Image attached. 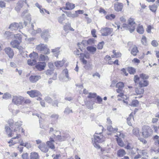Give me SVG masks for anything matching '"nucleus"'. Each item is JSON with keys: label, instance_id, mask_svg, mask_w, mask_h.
<instances>
[{"label": "nucleus", "instance_id": "obj_35", "mask_svg": "<svg viewBox=\"0 0 159 159\" xmlns=\"http://www.w3.org/2000/svg\"><path fill=\"white\" fill-rule=\"evenodd\" d=\"M65 19V14H63L61 16H59L58 18V22L61 24L63 23V21Z\"/></svg>", "mask_w": 159, "mask_h": 159}, {"label": "nucleus", "instance_id": "obj_63", "mask_svg": "<svg viewBox=\"0 0 159 159\" xmlns=\"http://www.w3.org/2000/svg\"><path fill=\"white\" fill-rule=\"evenodd\" d=\"M97 100L98 102V103L99 104L101 103L102 100V98L99 96L97 97Z\"/></svg>", "mask_w": 159, "mask_h": 159}, {"label": "nucleus", "instance_id": "obj_44", "mask_svg": "<svg viewBox=\"0 0 159 159\" xmlns=\"http://www.w3.org/2000/svg\"><path fill=\"white\" fill-rule=\"evenodd\" d=\"M36 62H37L36 61L33 60H32L31 59H28L27 60V63H28V65H30V66H31L34 65L35 64H36Z\"/></svg>", "mask_w": 159, "mask_h": 159}, {"label": "nucleus", "instance_id": "obj_62", "mask_svg": "<svg viewBox=\"0 0 159 159\" xmlns=\"http://www.w3.org/2000/svg\"><path fill=\"white\" fill-rule=\"evenodd\" d=\"M151 44L154 47H157L158 46V44L156 40H153L151 43Z\"/></svg>", "mask_w": 159, "mask_h": 159}, {"label": "nucleus", "instance_id": "obj_27", "mask_svg": "<svg viewBox=\"0 0 159 159\" xmlns=\"http://www.w3.org/2000/svg\"><path fill=\"white\" fill-rule=\"evenodd\" d=\"M87 49L90 53L93 54H94L96 51V48L93 46L88 47L87 48Z\"/></svg>", "mask_w": 159, "mask_h": 159}, {"label": "nucleus", "instance_id": "obj_41", "mask_svg": "<svg viewBox=\"0 0 159 159\" xmlns=\"http://www.w3.org/2000/svg\"><path fill=\"white\" fill-rule=\"evenodd\" d=\"M107 129L110 132L115 133L117 131L118 129L117 128H113L111 125H109L107 127Z\"/></svg>", "mask_w": 159, "mask_h": 159}, {"label": "nucleus", "instance_id": "obj_13", "mask_svg": "<svg viewBox=\"0 0 159 159\" xmlns=\"http://www.w3.org/2000/svg\"><path fill=\"white\" fill-rule=\"evenodd\" d=\"M5 129L7 134L9 137L16 135L15 132H13V130H11V128L7 125L5 126Z\"/></svg>", "mask_w": 159, "mask_h": 159}, {"label": "nucleus", "instance_id": "obj_19", "mask_svg": "<svg viewBox=\"0 0 159 159\" xmlns=\"http://www.w3.org/2000/svg\"><path fill=\"white\" fill-rule=\"evenodd\" d=\"M46 66L45 62H40L35 66V67L38 70L41 71L44 70Z\"/></svg>", "mask_w": 159, "mask_h": 159}, {"label": "nucleus", "instance_id": "obj_37", "mask_svg": "<svg viewBox=\"0 0 159 159\" xmlns=\"http://www.w3.org/2000/svg\"><path fill=\"white\" fill-rule=\"evenodd\" d=\"M133 134L137 137L139 136V130L138 128H136L133 130Z\"/></svg>", "mask_w": 159, "mask_h": 159}, {"label": "nucleus", "instance_id": "obj_46", "mask_svg": "<svg viewBox=\"0 0 159 159\" xmlns=\"http://www.w3.org/2000/svg\"><path fill=\"white\" fill-rule=\"evenodd\" d=\"M115 17V15L113 14H111L106 16V18L107 19L110 20H111L112 19H114Z\"/></svg>", "mask_w": 159, "mask_h": 159}, {"label": "nucleus", "instance_id": "obj_28", "mask_svg": "<svg viewBox=\"0 0 159 159\" xmlns=\"http://www.w3.org/2000/svg\"><path fill=\"white\" fill-rule=\"evenodd\" d=\"M49 59L48 57L45 56L43 54H41L39 56V61H47Z\"/></svg>", "mask_w": 159, "mask_h": 159}, {"label": "nucleus", "instance_id": "obj_40", "mask_svg": "<svg viewBox=\"0 0 159 159\" xmlns=\"http://www.w3.org/2000/svg\"><path fill=\"white\" fill-rule=\"evenodd\" d=\"M138 52L137 48L135 46H134L132 49L131 53L134 56H135Z\"/></svg>", "mask_w": 159, "mask_h": 159}, {"label": "nucleus", "instance_id": "obj_12", "mask_svg": "<svg viewBox=\"0 0 159 159\" xmlns=\"http://www.w3.org/2000/svg\"><path fill=\"white\" fill-rule=\"evenodd\" d=\"M41 78L40 76L38 75H31L29 78L30 81L32 83H34L36 82Z\"/></svg>", "mask_w": 159, "mask_h": 159}, {"label": "nucleus", "instance_id": "obj_14", "mask_svg": "<svg viewBox=\"0 0 159 159\" xmlns=\"http://www.w3.org/2000/svg\"><path fill=\"white\" fill-rule=\"evenodd\" d=\"M38 148L41 151L44 152H47L49 150V148L48 146H46L45 143H42L39 144L38 146Z\"/></svg>", "mask_w": 159, "mask_h": 159}, {"label": "nucleus", "instance_id": "obj_60", "mask_svg": "<svg viewBox=\"0 0 159 159\" xmlns=\"http://www.w3.org/2000/svg\"><path fill=\"white\" fill-rule=\"evenodd\" d=\"M45 72L47 75H50L52 74L53 71L52 70H48L46 71Z\"/></svg>", "mask_w": 159, "mask_h": 159}, {"label": "nucleus", "instance_id": "obj_10", "mask_svg": "<svg viewBox=\"0 0 159 159\" xmlns=\"http://www.w3.org/2000/svg\"><path fill=\"white\" fill-rule=\"evenodd\" d=\"M30 28L28 30L29 32L32 35H35L37 33H39L41 32V30L40 29L38 28L37 30H34L33 28L34 26L33 24L30 25Z\"/></svg>", "mask_w": 159, "mask_h": 159}, {"label": "nucleus", "instance_id": "obj_8", "mask_svg": "<svg viewBox=\"0 0 159 159\" xmlns=\"http://www.w3.org/2000/svg\"><path fill=\"white\" fill-rule=\"evenodd\" d=\"M27 93L31 98H34L41 96V94L40 92L36 90H32L28 91L27 92Z\"/></svg>", "mask_w": 159, "mask_h": 159}, {"label": "nucleus", "instance_id": "obj_43", "mask_svg": "<svg viewBox=\"0 0 159 159\" xmlns=\"http://www.w3.org/2000/svg\"><path fill=\"white\" fill-rule=\"evenodd\" d=\"M137 32L140 34H143L144 32V30L143 26L142 25L138 26L137 29Z\"/></svg>", "mask_w": 159, "mask_h": 159}, {"label": "nucleus", "instance_id": "obj_2", "mask_svg": "<svg viewBox=\"0 0 159 159\" xmlns=\"http://www.w3.org/2000/svg\"><path fill=\"white\" fill-rule=\"evenodd\" d=\"M128 24H124L122 27L125 30H128L132 33L135 29L136 24L133 18L130 17L128 20Z\"/></svg>", "mask_w": 159, "mask_h": 159}, {"label": "nucleus", "instance_id": "obj_11", "mask_svg": "<svg viewBox=\"0 0 159 159\" xmlns=\"http://www.w3.org/2000/svg\"><path fill=\"white\" fill-rule=\"evenodd\" d=\"M123 7V5L122 3L119 2H116L114 4V7L115 10L119 12L121 11Z\"/></svg>", "mask_w": 159, "mask_h": 159}, {"label": "nucleus", "instance_id": "obj_4", "mask_svg": "<svg viewBox=\"0 0 159 159\" xmlns=\"http://www.w3.org/2000/svg\"><path fill=\"white\" fill-rule=\"evenodd\" d=\"M101 134L102 132H98L97 131L93 136V138L92 139V141L98 143H102L104 141L105 139L104 137Z\"/></svg>", "mask_w": 159, "mask_h": 159}, {"label": "nucleus", "instance_id": "obj_53", "mask_svg": "<svg viewBox=\"0 0 159 159\" xmlns=\"http://www.w3.org/2000/svg\"><path fill=\"white\" fill-rule=\"evenodd\" d=\"M141 42L142 44L144 45H146L147 44V42L146 38V37L143 36L141 40Z\"/></svg>", "mask_w": 159, "mask_h": 159}, {"label": "nucleus", "instance_id": "obj_9", "mask_svg": "<svg viewBox=\"0 0 159 159\" xmlns=\"http://www.w3.org/2000/svg\"><path fill=\"white\" fill-rule=\"evenodd\" d=\"M23 28L22 24L21 23H19L14 22L11 24L9 27V28L11 30H16L19 28L21 29Z\"/></svg>", "mask_w": 159, "mask_h": 159}, {"label": "nucleus", "instance_id": "obj_39", "mask_svg": "<svg viewBox=\"0 0 159 159\" xmlns=\"http://www.w3.org/2000/svg\"><path fill=\"white\" fill-rule=\"evenodd\" d=\"M87 43L88 45H91L94 43V40L93 39H89L87 41L85 40L83 41L82 43V44H84L85 43Z\"/></svg>", "mask_w": 159, "mask_h": 159}, {"label": "nucleus", "instance_id": "obj_16", "mask_svg": "<svg viewBox=\"0 0 159 159\" xmlns=\"http://www.w3.org/2000/svg\"><path fill=\"white\" fill-rule=\"evenodd\" d=\"M116 87L118 88L116 89V91L117 93L124 92L123 89L124 87V84L123 83L120 82L117 83L116 84Z\"/></svg>", "mask_w": 159, "mask_h": 159}, {"label": "nucleus", "instance_id": "obj_34", "mask_svg": "<svg viewBox=\"0 0 159 159\" xmlns=\"http://www.w3.org/2000/svg\"><path fill=\"white\" fill-rule=\"evenodd\" d=\"M30 159H39L38 154L35 152H31L30 153Z\"/></svg>", "mask_w": 159, "mask_h": 159}, {"label": "nucleus", "instance_id": "obj_7", "mask_svg": "<svg viewBox=\"0 0 159 159\" xmlns=\"http://www.w3.org/2000/svg\"><path fill=\"white\" fill-rule=\"evenodd\" d=\"M113 31V29L111 28L105 27L102 28L100 32L102 36H106L110 34Z\"/></svg>", "mask_w": 159, "mask_h": 159}, {"label": "nucleus", "instance_id": "obj_26", "mask_svg": "<svg viewBox=\"0 0 159 159\" xmlns=\"http://www.w3.org/2000/svg\"><path fill=\"white\" fill-rule=\"evenodd\" d=\"M148 84V82L146 80H142L139 81V87H143L147 86Z\"/></svg>", "mask_w": 159, "mask_h": 159}, {"label": "nucleus", "instance_id": "obj_17", "mask_svg": "<svg viewBox=\"0 0 159 159\" xmlns=\"http://www.w3.org/2000/svg\"><path fill=\"white\" fill-rule=\"evenodd\" d=\"M41 36L45 40H47L50 37V35L48 30H43L41 34Z\"/></svg>", "mask_w": 159, "mask_h": 159}, {"label": "nucleus", "instance_id": "obj_36", "mask_svg": "<svg viewBox=\"0 0 159 159\" xmlns=\"http://www.w3.org/2000/svg\"><path fill=\"white\" fill-rule=\"evenodd\" d=\"M117 143L118 145L120 147H123L125 146L124 143L122 140V139L120 138H118L116 139Z\"/></svg>", "mask_w": 159, "mask_h": 159}, {"label": "nucleus", "instance_id": "obj_45", "mask_svg": "<svg viewBox=\"0 0 159 159\" xmlns=\"http://www.w3.org/2000/svg\"><path fill=\"white\" fill-rule=\"evenodd\" d=\"M129 72L131 74H134L136 72L135 69L133 67H130L128 68Z\"/></svg>", "mask_w": 159, "mask_h": 159}, {"label": "nucleus", "instance_id": "obj_64", "mask_svg": "<svg viewBox=\"0 0 159 159\" xmlns=\"http://www.w3.org/2000/svg\"><path fill=\"white\" fill-rule=\"evenodd\" d=\"M56 137L60 141H64L65 140V138L64 137H62L61 136L57 135Z\"/></svg>", "mask_w": 159, "mask_h": 159}, {"label": "nucleus", "instance_id": "obj_56", "mask_svg": "<svg viewBox=\"0 0 159 159\" xmlns=\"http://www.w3.org/2000/svg\"><path fill=\"white\" fill-rule=\"evenodd\" d=\"M104 42L102 41L98 45V49H102L103 47V46L104 45Z\"/></svg>", "mask_w": 159, "mask_h": 159}, {"label": "nucleus", "instance_id": "obj_20", "mask_svg": "<svg viewBox=\"0 0 159 159\" xmlns=\"http://www.w3.org/2000/svg\"><path fill=\"white\" fill-rule=\"evenodd\" d=\"M6 53L8 55L9 58H12L13 56L14 53L11 48L8 47L5 49Z\"/></svg>", "mask_w": 159, "mask_h": 159}, {"label": "nucleus", "instance_id": "obj_59", "mask_svg": "<svg viewBox=\"0 0 159 159\" xmlns=\"http://www.w3.org/2000/svg\"><path fill=\"white\" fill-rule=\"evenodd\" d=\"M44 99L45 101L48 103L51 102L52 101V99L50 97L48 96L45 97Z\"/></svg>", "mask_w": 159, "mask_h": 159}, {"label": "nucleus", "instance_id": "obj_18", "mask_svg": "<svg viewBox=\"0 0 159 159\" xmlns=\"http://www.w3.org/2000/svg\"><path fill=\"white\" fill-rule=\"evenodd\" d=\"M4 36L6 39H10L14 38L15 35L12 33L7 31H6L4 34Z\"/></svg>", "mask_w": 159, "mask_h": 159}, {"label": "nucleus", "instance_id": "obj_61", "mask_svg": "<svg viewBox=\"0 0 159 159\" xmlns=\"http://www.w3.org/2000/svg\"><path fill=\"white\" fill-rule=\"evenodd\" d=\"M139 78L137 75H135L134 78V81L136 84H138V82L139 80Z\"/></svg>", "mask_w": 159, "mask_h": 159}, {"label": "nucleus", "instance_id": "obj_50", "mask_svg": "<svg viewBox=\"0 0 159 159\" xmlns=\"http://www.w3.org/2000/svg\"><path fill=\"white\" fill-rule=\"evenodd\" d=\"M127 145L125 147V148L127 149H130L133 148L134 146L132 144L129 142L127 143Z\"/></svg>", "mask_w": 159, "mask_h": 159}, {"label": "nucleus", "instance_id": "obj_38", "mask_svg": "<svg viewBox=\"0 0 159 159\" xmlns=\"http://www.w3.org/2000/svg\"><path fill=\"white\" fill-rule=\"evenodd\" d=\"M11 98V95L8 92H6L2 96V98L5 99H10Z\"/></svg>", "mask_w": 159, "mask_h": 159}, {"label": "nucleus", "instance_id": "obj_21", "mask_svg": "<svg viewBox=\"0 0 159 159\" xmlns=\"http://www.w3.org/2000/svg\"><path fill=\"white\" fill-rule=\"evenodd\" d=\"M29 57L30 59L34 60L37 61V60L39 56L37 53L33 52L31 53L29 55Z\"/></svg>", "mask_w": 159, "mask_h": 159}, {"label": "nucleus", "instance_id": "obj_5", "mask_svg": "<svg viewBox=\"0 0 159 159\" xmlns=\"http://www.w3.org/2000/svg\"><path fill=\"white\" fill-rule=\"evenodd\" d=\"M36 49L46 54H48L50 53V50L48 48L47 45L43 44H40L36 47Z\"/></svg>", "mask_w": 159, "mask_h": 159}, {"label": "nucleus", "instance_id": "obj_30", "mask_svg": "<svg viewBox=\"0 0 159 159\" xmlns=\"http://www.w3.org/2000/svg\"><path fill=\"white\" fill-rule=\"evenodd\" d=\"M132 120H134V118L133 117L132 114L131 113L130 114L129 116L127 119V124L129 125H132V123L131 121H132Z\"/></svg>", "mask_w": 159, "mask_h": 159}, {"label": "nucleus", "instance_id": "obj_25", "mask_svg": "<svg viewBox=\"0 0 159 159\" xmlns=\"http://www.w3.org/2000/svg\"><path fill=\"white\" fill-rule=\"evenodd\" d=\"M65 61L64 60H62L61 61H57L54 63L55 66L57 67H60L63 66Z\"/></svg>", "mask_w": 159, "mask_h": 159}, {"label": "nucleus", "instance_id": "obj_31", "mask_svg": "<svg viewBox=\"0 0 159 159\" xmlns=\"http://www.w3.org/2000/svg\"><path fill=\"white\" fill-rule=\"evenodd\" d=\"M135 91L138 94H141L143 93L144 90L142 87H139L135 89Z\"/></svg>", "mask_w": 159, "mask_h": 159}, {"label": "nucleus", "instance_id": "obj_33", "mask_svg": "<svg viewBox=\"0 0 159 159\" xmlns=\"http://www.w3.org/2000/svg\"><path fill=\"white\" fill-rule=\"evenodd\" d=\"M135 151H136L137 150H139L138 149H134ZM138 153H141L142 155L144 156H147L148 157V155H147V152L146 150H139V151L138 152Z\"/></svg>", "mask_w": 159, "mask_h": 159}, {"label": "nucleus", "instance_id": "obj_29", "mask_svg": "<svg viewBox=\"0 0 159 159\" xmlns=\"http://www.w3.org/2000/svg\"><path fill=\"white\" fill-rule=\"evenodd\" d=\"M60 48L59 47H57L55 49H52V52L53 53L54 55H55V56L57 57L59 54L60 51Z\"/></svg>", "mask_w": 159, "mask_h": 159}, {"label": "nucleus", "instance_id": "obj_24", "mask_svg": "<svg viewBox=\"0 0 159 159\" xmlns=\"http://www.w3.org/2000/svg\"><path fill=\"white\" fill-rule=\"evenodd\" d=\"M23 6V2L22 1L19 2L15 8V10L17 12L19 11Z\"/></svg>", "mask_w": 159, "mask_h": 159}, {"label": "nucleus", "instance_id": "obj_49", "mask_svg": "<svg viewBox=\"0 0 159 159\" xmlns=\"http://www.w3.org/2000/svg\"><path fill=\"white\" fill-rule=\"evenodd\" d=\"M139 104V102L136 100H133L131 103V105L133 107H136Z\"/></svg>", "mask_w": 159, "mask_h": 159}, {"label": "nucleus", "instance_id": "obj_55", "mask_svg": "<svg viewBox=\"0 0 159 159\" xmlns=\"http://www.w3.org/2000/svg\"><path fill=\"white\" fill-rule=\"evenodd\" d=\"M149 7L150 10L153 12H155L157 10V7L155 5L150 6Z\"/></svg>", "mask_w": 159, "mask_h": 159}, {"label": "nucleus", "instance_id": "obj_15", "mask_svg": "<svg viewBox=\"0 0 159 159\" xmlns=\"http://www.w3.org/2000/svg\"><path fill=\"white\" fill-rule=\"evenodd\" d=\"M54 140L52 138H50L49 141H47L46 142V144L48 148L54 150L55 149V147L54 144Z\"/></svg>", "mask_w": 159, "mask_h": 159}, {"label": "nucleus", "instance_id": "obj_54", "mask_svg": "<svg viewBox=\"0 0 159 159\" xmlns=\"http://www.w3.org/2000/svg\"><path fill=\"white\" fill-rule=\"evenodd\" d=\"M140 78L143 79V80L147 79L148 78V76L144 74H142L140 75Z\"/></svg>", "mask_w": 159, "mask_h": 159}, {"label": "nucleus", "instance_id": "obj_22", "mask_svg": "<svg viewBox=\"0 0 159 159\" xmlns=\"http://www.w3.org/2000/svg\"><path fill=\"white\" fill-rule=\"evenodd\" d=\"M75 7V5L74 4L68 2L66 3V7L65 9L67 10H71L73 9Z\"/></svg>", "mask_w": 159, "mask_h": 159}, {"label": "nucleus", "instance_id": "obj_23", "mask_svg": "<svg viewBox=\"0 0 159 159\" xmlns=\"http://www.w3.org/2000/svg\"><path fill=\"white\" fill-rule=\"evenodd\" d=\"M19 44V41L16 40H12L11 42V47L15 48H18Z\"/></svg>", "mask_w": 159, "mask_h": 159}, {"label": "nucleus", "instance_id": "obj_52", "mask_svg": "<svg viewBox=\"0 0 159 159\" xmlns=\"http://www.w3.org/2000/svg\"><path fill=\"white\" fill-rule=\"evenodd\" d=\"M97 96L96 93H89V95L88 96V98H95Z\"/></svg>", "mask_w": 159, "mask_h": 159}, {"label": "nucleus", "instance_id": "obj_6", "mask_svg": "<svg viewBox=\"0 0 159 159\" xmlns=\"http://www.w3.org/2000/svg\"><path fill=\"white\" fill-rule=\"evenodd\" d=\"M24 101V98L20 96H13L12 102L14 104L21 105Z\"/></svg>", "mask_w": 159, "mask_h": 159}, {"label": "nucleus", "instance_id": "obj_57", "mask_svg": "<svg viewBox=\"0 0 159 159\" xmlns=\"http://www.w3.org/2000/svg\"><path fill=\"white\" fill-rule=\"evenodd\" d=\"M58 115L57 114H52L51 116V118L55 120L57 119L58 118Z\"/></svg>", "mask_w": 159, "mask_h": 159}, {"label": "nucleus", "instance_id": "obj_1", "mask_svg": "<svg viewBox=\"0 0 159 159\" xmlns=\"http://www.w3.org/2000/svg\"><path fill=\"white\" fill-rule=\"evenodd\" d=\"M22 122L20 121H17V122H14L13 120L10 119L8 120V124L10 126L13 130V132H14L16 135V137L12 138V139H18L20 137V135L18 133L20 132V130L21 128V133H24L25 130L21 127L22 125Z\"/></svg>", "mask_w": 159, "mask_h": 159}, {"label": "nucleus", "instance_id": "obj_42", "mask_svg": "<svg viewBox=\"0 0 159 159\" xmlns=\"http://www.w3.org/2000/svg\"><path fill=\"white\" fill-rule=\"evenodd\" d=\"M70 26V24H66L64 26V30L65 31H67L68 30H69V28H66V27H68V28H69V30H70L71 31H74V30L72 28H71Z\"/></svg>", "mask_w": 159, "mask_h": 159}, {"label": "nucleus", "instance_id": "obj_48", "mask_svg": "<svg viewBox=\"0 0 159 159\" xmlns=\"http://www.w3.org/2000/svg\"><path fill=\"white\" fill-rule=\"evenodd\" d=\"M72 112V111L71 109H70L68 107H66L64 110V113L66 114H68Z\"/></svg>", "mask_w": 159, "mask_h": 159}, {"label": "nucleus", "instance_id": "obj_3", "mask_svg": "<svg viewBox=\"0 0 159 159\" xmlns=\"http://www.w3.org/2000/svg\"><path fill=\"white\" fill-rule=\"evenodd\" d=\"M141 133L143 137L147 138L152 136L153 131L149 126L145 125L143 126Z\"/></svg>", "mask_w": 159, "mask_h": 159}, {"label": "nucleus", "instance_id": "obj_51", "mask_svg": "<svg viewBox=\"0 0 159 159\" xmlns=\"http://www.w3.org/2000/svg\"><path fill=\"white\" fill-rule=\"evenodd\" d=\"M84 54H81V56L80 57V59L83 64H86L87 63V61L84 59Z\"/></svg>", "mask_w": 159, "mask_h": 159}, {"label": "nucleus", "instance_id": "obj_32", "mask_svg": "<svg viewBox=\"0 0 159 159\" xmlns=\"http://www.w3.org/2000/svg\"><path fill=\"white\" fill-rule=\"evenodd\" d=\"M126 154L125 150L123 149L119 150L117 152V155L118 157H121Z\"/></svg>", "mask_w": 159, "mask_h": 159}, {"label": "nucleus", "instance_id": "obj_47", "mask_svg": "<svg viewBox=\"0 0 159 159\" xmlns=\"http://www.w3.org/2000/svg\"><path fill=\"white\" fill-rule=\"evenodd\" d=\"M65 13H66L67 16L68 17H75L77 16V15L72 14H71V12L70 11H66L65 12Z\"/></svg>", "mask_w": 159, "mask_h": 159}, {"label": "nucleus", "instance_id": "obj_58", "mask_svg": "<svg viewBox=\"0 0 159 159\" xmlns=\"http://www.w3.org/2000/svg\"><path fill=\"white\" fill-rule=\"evenodd\" d=\"M22 159H29L28 154L26 153H24L22 155Z\"/></svg>", "mask_w": 159, "mask_h": 159}]
</instances>
